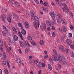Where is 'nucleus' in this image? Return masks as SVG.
<instances>
[{
  "mask_svg": "<svg viewBox=\"0 0 74 74\" xmlns=\"http://www.w3.org/2000/svg\"><path fill=\"white\" fill-rule=\"evenodd\" d=\"M18 35L20 36L21 40H23V37H22V33H21V32H18Z\"/></svg>",
  "mask_w": 74,
  "mask_h": 74,
  "instance_id": "15",
  "label": "nucleus"
},
{
  "mask_svg": "<svg viewBox=\"0 0 74 74\" xmlns=\"http://www.w3.org/2000/svg\"><path fill=\"white\" fill-rule=\"evenodd\" d=\"M71 57L72 58H74V53H72L71 54Z\"/></svg>",
  "mask_w": 74,
  "mask_h": 74,
  "instance_id": "47",
  "label": "nucleus"
},
{
  "mask_svg": "<svg viewBox=\"0 0 74 74\" xmlns=\"http://www.w3.org/2000/svg\"><path fill=\"white\" fill-rule=\"evenodd\" d=\"M63 31H64V32H66V30H67L66 28V27L64 26H63Z\"/></svg>",
  "mask_w": 74,
  "mask_h": 74,
  "instance_id": "33",
  "label": "nucleus"
},
{
  "mask_svg": "<svg viewBox=\"0 0 74 74\" xmlns=\"http://www.w3.org/2000/svg\"><path fill=\"white\" fill-rule=\"evenodd\" d=\"M1 16L2 18V21L4 23H5V16L4 15H3Z\"/></svg>",
  "mask_w": 74,
  "mask_h": 74,
  "instance_id": "9",
  "label": "nucleus"
},
{
  "mask_svg": "<svg viewBox=\"0 0 74 74\" xmlns=\"http://www.w3.org/2000/svg\"><path fill=\"white\" fill-rule=\"evenodd\" d=\"M66 42L69 45L71 46L72 44V42L69 39H67L66 40Z\"/></svg>",
  "mask_w": 74,
  "mask_h": 74,
  "instance_id": "8",
  "label": "nucleus"
},
{
  "mask_svg": "<svg viewBox=\"0 0 74 74\" xmlns=\"http://www.w3.org/2000/svg\"><path fill=\"white\" fill-rule=\"evenodd\" d=\"M48 57V55H46L44 57L45 59H46Z\"/></svg>",
  "mask_w": 74,
  "mask_h": 74,
  "instance_id": "50",
  "label": "nucleus"
},
{
  "mask_svg": "<svg viewBox=\"0 0 74 74\" xmlns=\"http://www.w3.org/2000/svg\"><path fill=\"white\" fill-rule=\"evenodd\" d=\"M6 63H7L8 67H9V68H10V64H9V63H8V61H7Z\"/></svg>",
  "mask_w": 74,
  "mask_h": 74,
  "instance_id": "43",
  "label": "nucleus"
},
{
  "mask_svg": "<svg viewBox=\"0 0 74 74\" xmlns=\"http://www.w3.org/2000/svg\"><path fill=\"white\" fill-rule=\"evenodd\" d=\"M49 14L51 16L52 21H54V19L53 18V17L54 18H55V17H56V14H54V12H52V13L50 12ZM52 15L53 16H52Z\"/></svg>",
  "mask_w": 74,
  "mask_h": 74,
  "instance_id": "4",
  "label": "nucleus"
},
{
  "mask_svg": "<svg viewBox=\"0 0 74 74\" xmlns=\"http://www.w3.org/2000/svg\"><path fill=\"white\" fill-rule=\"evenodd\" d=\"M42 67H45V64H44V63L42 64Z\"/></svg>",
  "mask_w": 74,
  "mask_h": 74,
  "instance_id": "56",
  "label": "nucleus"
},
{
  "mask_svg": "<svg viewBox=\"0 0 74 74\" xmlns=\"http://www.w3.org/2000/svg\"><path fill=\"white\" fill-rule=\"evenodd\" d=\"M3 10L4 11H7V10L5 8H3Z\"/></svg>",
  "mask_w": 74,
  "mask_h": 74,
  "instance_id": "46",
  "label": "nucleus"
},
{
  "mask_svg": "<svg viewBox=\"0 0 74 74\" xmlns=\"http://www.w3.org/2000/svg\"><path fill=\"white\" fill-rule=\"evenodd\" d=\"M38 74H41V70H39L38 71Z\"/></svg>",
  "mask_w": 74,
  "mask_h": 74,
  "instance_id": "64",
  "label": "nucleus"
},
{
  "mask_svg": "<svg viewBox=\"0 0 74 74\" xmlns=\"http://www.w3.org/2000/svg\"><path fill=\"white\" fill-rule=\"evenodd\" d=\"M40 3L41 4H43V1L42 0L40 1Z\"/></svg>",
  "mask_w": 74,
  "mask_h": 74,
  "instance_id": "62",
  "label": "nucleus"
},
{
  "mask_svg": "<svg viewBox=\"0 0 74 74\" xmlns=\"http://www.w3.org/2000/svg\"><path fill=\"white\" fill-rule=\"evenodd\" d=\"M29 59L30 60L32 59L33 58V57H32V56H29Z\"/></svg>",
  "mask_w": 74,
  "mask_h": 74,
  "instance_id": "51",
  "label": "nucleus"
},
{
  "mask_svg": "<svg viewBox=\"0 0 74 74\" xmlns=\"http://www.w3.org/2000/svg\"><path fill=\"white\" fill-rule=\"evenodd\" d=\"M30 14L31 16V19L33 21H35V22L36 23H34V26L36 30H38V27L40 26V24L38 23L39 21H40L39 20V18L38 17H37V16H35L36 13H35V12H34L33 10H31L30 12Z\"/></svg>",
  "mask_w": 74,
  "mask_h": 74,
  "instance_id": "1",
  "label": "nucleus"
},
{
  "mask_svg": "<svg viewBox=\"0 0 74 74\" xmlns=\"http://www.w3.org/2000/svg\"><path fill=\"white\" fill-rule=\"evenodd\" d=\"M69 14L70 16H71L72 17H73V14L71 12H70Z\"/></svg>",
  "mask_w": 74,
  "mask_h": 74,
  "instance_id": "39",
  "label": "nucleus"
},
{
  "mask_svg": "<svg viewBox=\"0 0 74 74\" xmlns=\"http://www.w3.org/2000/svg\"><path fill=\"white\" fill-rule=\"evenodd\" d=\"M38 66L39 68H40L41 67V63L40 62L38 63Z\"/></svg>",
  "mask_w": 74,
  "mask_h": 74,
  "instance_id": "27",
  "label": "nucleus"
},
{
  "mask_svg": "<svg viewBox=\"0 0 74 74\" xmlns=\"http://www.w3.org/2000/svg\"><path fill=\"white\" fill-rule=\"evenodd\" d=\"M43 4L45 6H47L48 5V3L47 2H45Z\"/></svg>",
  "mask_w": 74,
  "mask_h": 74,
  "instance_id": "44",
  "label": "nucleus"
},
{
  "mask_svg": "<svg viewBox=\"0 0 74 74\" xmlns=\"http://www.w3.org/2000/svg\"><path fill=\"white\" fill-rule=\"evenodd\" d=\"M32 45H36V44L34 42L32 41Z\"/></svg>",
  "mask_w": 74,
  "mask_h": 74,
  "instance_id": "41",
  "label": "nucleus"
},
{
  "mask_svg": "<svg viewBox=\"0 0 74 74\" xmlns=\"http://www.w3.org/2000/svg\"><path fill=\"white\" fill-rule=\"evenodd\" d=\"M3 43L1 39H0V47H3Z\"/></svg>",
  "mask_w": 74,
  "mask_h": 74,
  "instance_id": "20",
  "label": "nucleus"
},
{
  "mask_svg": "<svg viewBox=\"0 0 74 74\" xmlns=\"http://www.w3.org/2000/svg\"><path fill=\"white\" fill-rule=\"evenodd\" d=\"M8 44L9 45H11L12 44L11 41V38H8Z\"/></svg>",
  "mask_w": 74,
  "mask_h": 74,
  "instance_id": "12",
  "label": "nucleus"
},
{
  "mask_svg": "<svg viewBox=\"0 0 74 74\" xmlns=\"http://www.w3.org/2000/svg\"><path fill=\"white\" fill-rule=\"evenodd\" d=\"M70 27L71 30H74V29H73L74 27L72 25H70Z\"/></svg>",
  "mask_w": 74,
  "mask_h": 74,
  "instance_id": "35",
  "label": "nucleus"
},
{
  "mask_svg": "<svg viewBox=\"0 0 74 74\" xmlns=\"http://www.w3.org/2000/svg\"><path fill=\"white\" fill-rule=\"evenodd\" d=\"M59 47L60 49L61 50V51H64V47H63V46L61 45H59Z\"/></svg>",
  "mask_w": 74,
  "mask_h": 74,
  "instance_id": "14",
  "label": "nucleus"
},
{
  "mask_svg": "<svg viewBox=\"0 0 74 74\" xmlns=\"http://www.w3.org/2000/svg\"><path fill=\"white\" fill-rule=\"evenodd\" d=\"M60 39L62 41H64V38H63V36H60Z\"/></svg>",
  "mask_w": 74,
  "mask_h": 74,
  "instance_id": "23",
  "label": "nucleus"
},
{
  "mask_svg": "<svg viewBox=\"0 0 74 74\" xmlns=\"http://www.w3.org/2000/svg\"><path fill=\"white\" fill-rule=\"evenodd\" d=\"M12 29L14 33H17V32H16V30L15 28L14 27H13Z\"/></svg>",
  "mask_w": 74,
  "mask_h": 74,
  "instance_id": "25",
  "label": "nucleus"
},
{
  "mask_svg": "<svg viewBox=\"0 0 74 74\" xmlns=\"http://www.w3.org/2000/svg\"><path fill=\"white\" fill-rule=\"evenodd\" d=\"M34 1H36V4H39V2H38V0H34Z\"/></svg>",
  "mask_w": 74,
  "mask_h": 74,
  "instance_id": "45",
  "label": "nucleus"
},
{
  "mask_svg": "<svg viewBox=\"0 0 74 74\" xmlns=\"http://www.w3.org/2000/svg\"><path fill=\"white\" fill-rule=\"evenodd\" d=\"M53 60H54L55 62H58V58L56 56H54L53 57Z\"/></svg>",
  "mask_w": 74,
  "mask_h": 74,
  "instance_id": "16",
  "label": "nucleus"
},
{
  "mask_svg": "<svg viewBox=\"0 0 74 74\" xmlns=\"http://www.w3.org/2000/svg\"><path fill=\"white\" fill-rule=\"evenodd\" d=\"M47 24L48 26H51V23L50 22H49V21H47Z\"/></svg>",
  "mask_w": 74,
  "mask_h": 74,
  "instance_id": "26",
  "label": "nucleus"
},
{
  "mask_svg": "<svg viewBox=\"0 0 74 74\" xmlns=\"http://www.w3.org/2000/svg\"><path fill=\"white\" fill-rule=\"evenodd\" d=\"M69 37H72V34L70 33L69 34Z\"/></svg>",
  "mask_w": 74,
  "mask_h": 74,
  "instance_id": "53",
  "label": "nucleus"
},
{
  "mask_svg": "<svg viewBox=\"0 0 74 74\" xmlns=\"http://www.w3.org/2000/svg\"><path fill=\"white\" fill-rule=\"evenodd\" d=\"M5 72V74H8V71L7 70L5 69L4 70Z\"/></svg>",
  "mask_w": 74,
  "mask_h": 74,
  "instance_id": "34",
  "label": "nucleus"
},
{
  "mask_svg": "<svg viewBox=\"0 0 74 74\" xmlns=\"http://www.w3.org/2000/svg\"><path fill=\"white\" fill-rule=\"evenodd\" d=\"M17 62V63H21V60L19 59H18L16 60Z\"/></svg>",
  "mask_w": 74,
  "mask_h": 74,
  "instance_id": "32",
  "label": "nucleus"
},
{
  "mask_svg": "<svg viewBox=\"0 0 74 74\" xmlns=\"http://www.w3.org/2000/svg\"><path fill=\"white\" fill-rule=\"evenodd\" d=\"M53 52L54 53V55H58V54H57V53H56V50H53Z\"/></svg>",
  "mask_w": 74,
  "mask_h": 74,
  "instance_id": "29",
  "label": "nucleus"
},
{
  "mask_svg": "<svg viewBox=\"0 0 74 74\" xmlns=\"http://www.w3.org/2000/svg\"><path fill=\"white\" fill-rule=\"evenodd\" d=\"M10 1L11 3V4H14V3H15L16 5L18 7H20V5H19V4L18 3L15 2V1H12V0H9Z\"/></svg>",
  "mask_w": 74,
  "mask_h": 74,
  "instance_id": "3",
  "label": "nucleus"
},
{
  "mask_svg": "<svg viewBox=\"0 0 74 74\" xmlns=\"http://www.w3.org/2000/svg\"><path fill=\"white\" fill-rule=\"evenodd\" d=\"M0 50H1L2 51H4V49L2 47H0Z\"/></svg>",
  "mask_w": 74,
  "mask_h": 74,
  "instance_id": "59",
  "label": "nucleus"
},
{
  "mask_svg": "<svg viewBox=\"0 0 74 74\" xmlns=\"http://www.w3.org/2000/svg\"><path fill=\"white\" fill-rule=\"evenodd\" d=\"M70 47L71 49H74V45L72 44L70 46Z\"/></svg>",
  "mask_w": 74,
  "mask_h": 74,
  "instance_id": "42",
  "label": "nucleus"
},
{
  "mask_svg": "<svg viewBox=\"0 0 74 74\" xmlns=\"http://www.w3.org/2000/svg\"><path fill=\"white\" fill-rule=\"evenodd\" d=\"M27 38L29 40H32V37H31L30 36H28Z\"/></svg>",
  "mask_w": 74,
  "mask_h": 74,
  "instance_id": "36",
  "label": "nucleus"
},
{
  "mask_svg": "<svg viewBox=\"0 0 74 74\" xmlns=\"http://www.w3.org/2000/svg\"><path fill=\"white\" fill-rule=\"evenodd\" d=\"M34 63L35 64H37V63H38V61H37V60H35L34 61Z\"/></svg>",
  "mask_w": 74,
  "mask_h": 74,
  "instance_id": "48",
  "label": "nucleus"
},
{
  "mask_svg": "<svg viewBox=\"0 0 74 74\" xmlns=\"http://www.w3.org/2000/svg\"><path fill=\"white\" fill-rule=\"evenodd\" d=\"M52 35L53 36V37H55V36H54V35H55V32H53L52 34Z\"/></svg>",
  "mask_w": 74,
  "mask_h": 74,
  "instance_id": "58",
  "label": "nucleus"
},
{
  "mask_svg": "<svg viewBox=\"0 0 74 74\" xmlns=\"http://www.w3.org/2000/svg\"><path fill=\"white\" fill-rule=\"evenodd\" d=\"M23 73H26V70H25V69H24L23 71Z\"/></svg>",
  "mask_w": 74,
  "mask_h": 74,
  "instance_id": "61",
  "label": "nucleus"
},
{
  "mask_svg": "<svg viewBox=\"0 0 74 74\" xmlns=\"http://www.w3.org/2000/svg\"><path fill=\"white\" fill-rule=\"evenodd\" d=\"M62 10L65 13H67L69 11V10L66 7H63L62 8Z\"/></svg>",
  "mask_w": 74,
  "mask_h": 74,
  "instance_id": "5",
  "label": "nucleus"
},
{
  "mask_svg": "<svg viewBox=\"0 0 74 74\" xmlns=\"http://www.w3.org/2000/svg\"><path fill=\"white\" fill-rule=\"evenodd\" d=\"M22 28H23V27H21V29L22 30H21V32L23 34L25 35V34H26V31H25V30L22 29Z\"/></svg>",
  "mask_w": 74,
  "mask_h": 74,
  "instance_id": "10",
  "label": "nucleus"
},
{
  "mask_svg": "<svg viewBox=\"0 0 74 74\" xmlns=\"http://www.w3.org/2000/svg\"><path fill=\"white\" fill-rule=\"evenodd\" d=\"M52 29L53 30H55V27H54V26H53V25L52 26Z\"/></svg>",
  "mask_w": 74,
  "mask_h": 74,
  "instance_id": "57",
  "label": "nucleus"
},
{
  "mask_svg": "<svg viewBox=\"0 0 74 74\" xmlns=\"http://www.w3.org/2000/svg\"><path fill=\"white\" fill-rule=\"evenodd\" d=\"M47 30L48 31H49L50 30H51V28H50V27H48L47 28Z\"/></svg>",
  "mask_w": 74,
  "mask_h": 74,
  "instance_id": "60",
  "label": "nucleus"
},
{
  "mask_svg": "<svg viewBox=\"0 0 74 74\" xmlns=\"http://www.w3.org/2000/svg\"><path fill=\"white\" fill-rule=\"evenodd\" d=\"M58 16L59 18H60V19L61 20V21L62 24H64V25H66V22L64 21V19H62V16H61V15H60V14H58Z\"/></svg>",
  "mask_w": 74,
  "mask_h": 74,
  "instance_id": "2",
  "label": "nucleus"
},
{
  "mask_svg": "<svg viewBox=\"0 0 74 74\" xmlns=\"http://www.w3.org/2000/svg\"><path fill=\"white\" fill-rule=\"evenodd\" d=\"M61 5L63 7H67V5L64 3H61Z\"/></svg>",
  "mask_w": 74,
  "mask_h": 74,
  "instance_id": "28",
  "label": "nucleus"
},
{
  "mask_svg": "<svg viewBox=\"0 0 74 74\" xmlns=\"http://www.w3.org/2000/svg\"><path fill=\"white\" fill-rule=\"evenodd\" d=\"M26 45L27 47H30V45L29 43L28 42L27 43V44Z\"/></svg>",
  "mask_w": 74,
  "mask_h": 74,
  "instance_id": "49",
  "label": "nucleus"
},
{
  "mask_svg": "<svg viewBox=\"0 0 74 74\" xmlns=\"http://www.w3.org/2000/svg\"><path fill=\"white\" fill-rule=\"evenodd\" d=\"M58 61L60 62V63H62V57L60 56H58Z\"/></svg>",
  "mask_w": 74,
  "mask_h": 74,
  "instance_id": "19",
  "label": "nucleus"
},
{
  "mask_svg": "<svg viewBox=\"0 0 74 74\" xmlns=\"http://www.w3.org/2000/svg\"><path fill=\"white\" fill-rule=\"evenodd\" d=\"M62 64L63 65H66L67 64V62L65 61H63Z\"/></svg>",
  "mask_w": 74,
  "mask_h": 74,
  "instance_id": "37",
  "label": "nucleus"
},
{
  "mask_svg": "<svg viewBox=\"0 0 74 74\" xmlns=\"http://www.w3.org/2000/svg\"><path fill=\"white\" fill-rule=\"evenodd\" d=\"M49 61L51 63H53V62H52V59L51 58H50Z\"/></svg>",
  "mask_w": 74,
  "mask_h": 74,
  "instance_id": "54",
  "label": "nucleus"
},
{
  "mask_svg": "<svg viewBox=\"0 0 74 74\" xmlns=\"http://www.w3.org/2000/svg\"><path fill=\"white\" fill-rule=\"evenodd\" d=\"M42 10H43V11H45L46 12L48 11V9L47 8L42 7Z\"/></svg>",
  "mask_w": 74,
  "mask_h": 74,
  "instance_id": "21",
  "label": "nucleus"
},
{
  "mask_svg": "<svg viewBox=\"0 0 74 74\" xmlns=\"http://www.w3.org/2000/svg\"><path fill=\"white\" fill-rule=\"evenodd\" d=\"M57 21L58 23H60V22H61L60 20L58 18L57 19Z\"/></svg>",
  "mask_w": 74,
  "mask_h": 74,
  "instance_id": "38",
  "label": "nucleus"
},
{
  "mask_svg": "<svg viewBox=\"0 0 74 74\" xmlns=\"http://www.w3.org/2000/svg\"><path fill=\"white\" fill-rule=\"evenodd\" d=\"M8 51H11V48L10 47H8Z\"/></svg>",
  "mask_w": 74,
  "mask_h": 74,
  "instance_id": "52",
  "label": "nucleus"
},
{
  "mask_svg": "<svg viewBox=\"0 0 74 74\" xmlns=\"http://www.w3.org/2000/svg\"><path fill=\"white\" fill-rule=\"evenodd\" d=\"M8 21V22H9V23H11V18H7Z\"/></svg>",
  "mask_w": 74,
  "mask_h": 74,
  "instance_id": "31",
  "label": "nucleus"
},
{
  "mask_svg": "<svg viewBox=\"0 0 74 74\" xmlns=\"http://www.w3.org/2000/svg\"><path fill=\"white\" fill-rule=\"evenodd\" d=\"M3 72V71L2 70L0 69V74H2V72Z\"/></svg>",
  "mask_w": 74,
  "mask_h": 74,
  "instance_id": "63",
  "label": "nucleus"
},
{
  "mask_svg": "<svg viewBox=\"0 0 74 74\" xmlns=\"http://www.w3.org/2000/svg\"><path fill=\"white\" fill-rule=\"evenodd\" d=\"M3 53H4L3 55V59H5V58H6V55L5 54V52H2Z\"/></svg>",
  "mask_w": 74,
  "mask_h": 74,
  "instance_id": "30",
  "label": "nucleus"
},
{
  "mask_svg": "<svg viewBox=\"0 0 74 74\" xmlns=\"http://www.w3.org/2000/svg\"><path fill=\"white\" fill-rule=\"evenodd\" d=\"M18 25L19 26V27H22V24L21 23H18Z\"/></svg>",
  "mask_w": 74,
  "mask_h": 74,
  "instance_id": "40",
  "label": "nucleus"
},
{
  "mask_svg": "<svg viewBox=\"0 0 74 74\" xmlns=\"http://www.w3.org/2000/svg\"><path fill=\"white\" fill-rule=\"evenodd\" d=\"M30 51V48H29V47H28L25 49V53H28V52H29Z\"/></svg>",
  "mask_w": 74,
  "mask_h": 74,
  "instance_id": "18",
  "label": "nucleus"
},
{
  "mask_svg": "<svg viewBox=\"0 0 74 74\" xmlns=\"http://www.w3.org/2000/svg\"><path fill=\"white\" fill-rule=\"evenodd\" d=\"M14 39V41H17L18 40V38L17 36L16 35H14L13 37Z\"/></svg>",
  "mask_w": 74,
  "mask_h": 74,
  "instance_id": "13",
  "label": "nucleus"
},
{
  "mask_svg": "<svg viewBox=\"0 0 74 74\" xmlns=\"http://www.w3.org/2000/svg\"><path fill=\"white\" fill-rule=\"evenodd\" d=\"M48 67L49 69V70H52V66H51V65L50 64H49L48 65Z\"/></svg>",
  "mask_w": 74,
  "mask_h": 74,
  "instance_id": "22",
  "label": "nucleus"
},
{
  "mask_svg": "<svg viewBox=\"0 0 74 74\" xmlns=\"http://www.w3.org/2000/svg\"><path fill=\"white\" fill-rule=\"evenodd\" d=\"M3 63L5 66L6 65V62L5 61H3Z\"/></svg>",
  "mask_w": 74,
  "mask_h": 74,
  "instance_id": "55",
  "label": "nucleus"
},
{
  "mask_svg": "<svg viewBox=\"0 0 74 74\" xmlns=\"http://www.w3.org/2000/svg\"><path fill=\"white\" fill-rule=\"evenodd\" d=\"M20 45L21 47H22V48H25V43L22 41L20 42Z\"/></svg>",
  "mask_w": 74,
  "mask_h": 74,
  "instance_id": "6",
  "label": "nucleus"
},
{
  "mask_svg": "<svg viewBox=\"0 0 74 74\" xmlns=\"http://www.w3.org/2000/svg\"><path fill=\"white\" fill-rule=\"evenodd\" d=\"M3 35V36H5L7 34V32H5L4 31H3L2 32Z\"/></svg>",
  "mask_w": 74,
  "mask_h": 74,
  "instance_id": "24",
  "label": "nucleus"
},
{
  "mask_svg": "<svg viewBox=\"0 0 74 74\" xmlns=\"http://www.w3.org/2000/svg\"><path fill=\"white\" fill-rule=\"evenodd\" d=\"M24 25L26 29H29V23H28V22H25L24 23Z\"/></svg>",
  "mask_w": 74,
  "mask_h": 74,
  "instance_id": "7",
  "label": "nucleus"
},
{
  "mask_svg": "<svg viewBox=\"0 0 74 74\" xmlns=\"http://www.w3.org/2000/svg\"><path fill=\"white\" fill-rule=\"evenodd\" d=\"M40 27L41 28V30H42V31H44V29H46V25H45V24L44 23L43 25L40 26Z\"/></svg>",
  "mask_w": 74,
  "mask_h": 74,
  "instance_id": "11",
  "label": "nucleus"
},
{
  "mask_svg": "<svg viewBox=\"0 0 74 74\" xmlns=\"http://www.w3.org/2000/svg\"><path fill=\"white\" fill-rule=\"evenodd\" d=\"M39 43L41 45H44V41L42 40H40Z\"/></svg>",
  "mask_w": 74,
  "mask_h": 74,
  "instance_id": "17",
  "label": "nucleus"
}]
</instances>
